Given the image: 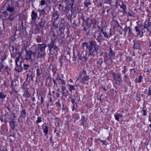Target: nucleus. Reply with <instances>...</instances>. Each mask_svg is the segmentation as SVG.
<instances>
[{
  "label": "nucleus",
  "mask_w": 151,
  "mask_h": 151,
  "mask_svg": "<svg viewBox=\"0 0 151 151\" xmlns=\"http://www.w3.org/2000/svg\"><path fill=\"white\" fill-rule=\"evenodd\" d=\"M82 45L83 47H86V51L88 55L93 57L95 56L97 51L99 49V46L92 40L89 41L88 43H83Z\"/></svg>",
  "instance_id": "nucleus-1"
},
{
  "label": "nucleus",
  "mask_w": 151,
  "mask_h": 151,
  "mask_svg": "<svg viewBox=\"0 0 151 151\" xmlns=\"http://www.w3.org/2000/svg\"><path fill=\"white\" fill-rule=\"evenodd\" d=\"M80 79L81 80V82L82 83H83L85 81L88 80L89 79V78L88 76H87L86 72L83 70L80 72V76L78 77L76 82V83L78 80Z\"/></svg>",
  "instance_id": "nucleus-2"
},
{
  "label": "nucleus",
  "mask_w": 151,
  "mask_h": 151,
  "mask_svg": "<svg viewBox=\"0 0 151 151\" xmlns=\"http://www.w3.org/2000/svg\"><path fill=\"white\" fill-rule=\"evenodd\" d=\"M17 4L16 2H14L11 5L8 6L7 8V10L10 12H16L17 11Z\"/></svg>",
  "instance_id": "nucleus-3"
},
{
  "label": "nucleus",
  "mask_w": 151,
  "mask_h": 151,
  "mask_svg": "<svg viewBox=\"0 0 151 151\" xmlns=\"http://www.w3.org/2000/svg\"><path fill=\"white\" fill-rule=\"evenodd\" d=\"M114 81L116 83L118 84H120L122 82V79L121 76L119 73H114L112 74Z\"/></svg>",
  "instance_id": "nucleus-4"
},
{
  "label": "nucleus",
  "mask_w": 151,
  "mask_h": 151,
  "mask_svg": "<svg viewBox=\"0 0 151 151\" xmlns=\"http://www.w3.org/2000/svg\"><path fill=\"white\" fill-rule=\"evenodd\" d=\"M60 80H61V78L60 77L59 75H58L55 79H53L54 84L56 85H57L58 84L59 85H60Z\"/></svg>",
  "instance_id": "nucleus-5"
},
{
  "label": "nucleus",
  "mask_w": 151,
  "mask_h": 151,
  "mask_svg": "<svg viewBox=\"0 0 151 151\" xmlns=\"http://www.w3.org/2000/svg\"><path fill=\"white\" fill-rule=\"evenodd\" d=\"M114 116L116 120L119 121L120 119H122L123 116L122 114H121L119 113H115L114 114Z\"/></svg>",
  "instance_id": "nucleus-6"
},
{
  "label": "nucleus",
  "mask_w": 151,
  "mask_h": 151,
  "mask_svg": "<svg viewBox=\"0 0 151 151\" xmlns=\"http://www.w3.org/2000/svg\"><path fill=\"white\" fill-rule=\"evenodd\" d=\"M133 48L134 49L141 50L142 47L140 43L137 42L134 43Z\"/></svg>",
  "instance_id": "nucleus-7"
},
{
  "label": "nucleus",
  "mask_w": 151,
  "mask_h": 151,
  "mask_svg": "<svg viewBox=\"0 0 151 151\" xmlns=\"http://www.w3.org/2000/svg\"><path fill=\"white\" fill-rule=\"evenodd\" d=\"M32 52L31 50L27 51L26 54V59L27 60H29L31 59V55L32 54Z\"/></svg>",
  "instance_id": "nucleus-8"
},
{
  "label": "nucleus",
  "mask_w": 151,
  "mask_h": 151,
  "mask_svg": "<svg viewBox=\"0 0 151 151\" xmlns=\"http://www.w3.org/2000/svg\"><path fill=\"white\" fill-rule=\"evenodd\" d=\"M43 132L45 135H46L48 132V127L47 125H42Z\"/></svg>",
  "instance_id": "nucleus-9"
},
{
  "label": "nucleus",
  "mask_w": 151,
  "mask_h": 151,
  "mask_svg": "<svg viewBox=\"0 0 151 151\" xmlns=\"http://www.w3.org/2000/svg\"><path fill=\"white\" fill-rule=\"evenodd\" d=\"M151 26V23L150 22H147V23L146 22L143 29H142V35H141L140 37H142L143 35V30L144 28L147 29V30L148 31V27H150Z\"/></svg>",
  "instance_id": "nucleus-10"
},
{
  "label": "nucleus",
  "mask_w": 151,
  "mask_h": 151,
  "mask_svg": "<svg viewBox=\"0 0 151 151\" xmlns=\"http://www.w3.org/2000/svg\"><path fill=\"white\" fill-rule=\"evenodd\" d=\"M37 14L34 11H32V12L31 17L32 20L35 21L37 17Z\"/></svg>",
  "instance_id": "nucleus-11"
},
{
  "label": "nucleus",
  "mask_w": 151,
  "mask_h": 151,
  "mask_svg": "<svg viewBox=\"0 0 151 151\" xmlns=\"http://www.w3.org/2000/svg\"><path fill=\"white\" fill-rule=\"evenodd\" d=\"M55 45L54 41L52 40L50 42V43L48 44L47 46L49 48L50 51H51L52 49L54 47Z\"/></svg>",
  "instance_id": "nucleus-12"
},
{
  "label": "nucleus",
  "mask_w": 151,
  "mask_h": 151,
  "mask_svg": "<svg viewBox=\"0 0 151 151\" xmlns=\"http://www.w3.org/2000/svg\"><path fill=\"white\" fill-rule=\"evenodd\" d=\"M38 46L40 50L43 51L45 50V48L47 47V45L44 44H39L38 45Z\"/></svg>",
  "instance_id": "nucleus-13"
},
{
  "label": "nucleus",
  "mask_w": 151,
  "mask_h": 151,
  "mask_svg": "<svg viewBox=\"0 0 151 151\" xmlns=\"http://www.w3.org/2000/svg\"><path fill=\"white\" fill-rule=\"evenodd\" d=\"M36 73L37 77L40 78L42 77V71L38 68L37 69Z\"/></svg>",
  "instance_id": "nucleus-14"
},
{
  "label": "nucleus",
  "mask_w": 151,
  "mask_h": 151,
  "mask_svg": "<svg viewBox=\"0 0 151 151\" xmlns=\"http://www.w3.org/2000/svg\"><path fill=\"white\" fill-rule=\"evenodd\" d=\"M143 79V77L142 76H139L138 78V80L136 79L134 81L135 83H140L142 82V80Z\"/></svg>",
  "instance_id": "nucleus-15"
},
{
  "label": "nucleus",
  "mask_w": 151,
  "mask_h": 151,
  "mask_svg": "<svg viewBox=\"0 0 151 151\" xmlns=\"http://www.w3.org/2000/svg\"><path fill=\"white\" fill-rule=\"evenodd\" d=\"M45 21H42L39 23V26L41 29H43L45 28Z\"/></svg>",
  "instance_id": "nucleus-16"
},
{
  "label": "nucleus",
  "mask_w": 151,
  "mask_h": 151,
  "mask_svg": "<svg viewBox=\"0 0 151 151\" xmlns=\"http://www.w3.org/2000/svg\"><path fill=\"white\" fill-rule=\"evenodd\" d=\"M34 56L35 57H36V56L37 55L38 58H41L43 56V55L41 54L40 55V52L39 51L37 52H35L33 53Z\"/></svg>",
  "instance_id": "nucleus-17"
},
{
  "label": "nucleus",
  "mask_w": 151,
  "mask_h": 151,
  "mask_svg": "<svg viewBox=\"0 0 151 151\" xmlns=\"http://www.w3.org/2000/svg\"><path fill=\"white\" fill-rule=\"evenodd\" d=\"M81 120V124L84 126V125L85 122L86 121L85 116H82Z\"/></svg>",
  "instance_id": "nucleus-18"
},
{
  "label": "nucleus",
  "mask_w": 151,
  "mask_h": 151,
  "mask_svg": "<svg viewBox=\"0 0 151 151\" xmlns=\"http://www.w3.org/2000/svg\"><path fill=\"white\" fill-rule=\"evenodd\" d=\"M10 124L11 127L12 128V129H14L15 128V123L14 121H11L10 122Z\"/></svg>",
  "instance_id": "nucleus-19"
},
{
  "label": "nucleus",
  "mask_w": 151,
  "mask_h": 151,
  "mask_svg": "<svg viewBox=\"0 0 151 151\" xmlns=\"http://www.w3.org/2000/svg\"><path fill=\"white\" fill-rule=\"evenodd\" d=\"M136 31L137 32V35H140V30L139 29V27L135 26L134 27Z\"/></svg>",
  "instance_id": "nucleus-20"
},
{
  "label": "nucleus",
  "mask_w": 151,
  "mask_h": 151,
  "mask_svg": "<svg viewBox=\"0 0 151 151\" xmlns=\"http://www.w3.org/2000/svg\"><path fill=\"white\" fill-rule=\"evenodd\" d=\"M22 58L21 54L20 53L19 54V56L16 58L15 59V62L16 65H17V63L19 61L20 58Z\"/></svg>",
  "instance_id": "nucleus-21"
},
{
  "label": "nucleus",
  "mask_w": 151,
  "mask_h": 151,
  "mask_svg": "<svg viewBox=\"0 0 151 151\" xmlns=\"http://www.w3.org/2000/svg\"><path fill=\"white\" fill-rule=\"evenodd\" d=\"M69 86L70 87L69 89L71 93L72 92V91L73 90H75V88L74 86L70 85V84L69 85Z\"/></svg>",
  "instance_id": "nucleus-22"
},
{
  "label": "nucleus",
  "mask_w": 151,
  "mask_h": 151,
  "mask_svg": "<svg viewBox=\"0 0 151 151\" xmlns=\"http://www.w3.org/2000/svg\"><path fill=\"white\" fill-rule=\"evenodd\" d=\"M42 121V118L40 116H38L37 117V119L36 121V123L37 124H38L41 123Z\"/></svg>",
  "instance_id": "nucleus-23"
},
{
  "label": "nucleus",
  "mask_w": 151,
  "mask_h": 151,
  "mask_svg": "<svg viewBox=\"0 0 151 151\" xmlns=\"http://www.w3.org/2000/svg\"><path fill=\"white\" fill-rule=\"evenodd\" d=\"M101 32L104 35V37H106V38L108 37V35L106 34V32H104L102 29L101 30Z\"/></svg>",
  "instance_id": "nucleus-24"
},
{
  "label": "nucleus",
  "mask_w": 151,
  "mask_h": 151,
  "mask_svg": "<svg viewBox=\"0 0 151 151\" xmlns=\"http://www.w3.org/2000/svg\"><path fill=\"white\" fill-rule=\"evenodd\" d=\"M130 74L132 75H134L136 73V71L134 69H131L130 70Z\"/></svg>",
  "instance_id": "nucleus-25"
},
{
  "label": "nucleus",
  "mask_w": 151,
  "mask_h": 151,
  "mask_svg": "<svg viewBox=\"0 0 151 151\" xmlns=\"http://www.w3.org/2000/svg\"><path fill=\"white\" fill-rule=\"evenodd\" d=\"M60 85H65V81L61 78V80H60Z\"/></svg>",
  "instance_id": "nucleus-26"
},
{
  "label": "nucleus",
  "mask_w": 151,
  "mask_h": 151,
  "mask_svg": "<svg viewBox=\"0 0 151 151\" xmlns=\"http://www.w3.org/2000/svg\"><path fill=\"white\" fill-rule=\"evenodd\" d=\"M6 97V96L2 93H0V98L1 99H4Z\"/></svg>",
  "instance_id": "nucleus-27"
},
{
  "label": "nucleus",
  "mask_w": 151,
  "mask_h": 151,
  "mask_svg": "<svg viewBox=\"0 0 151 151\" xmlns=\"http://www.w3.org/2000/svg\"><path fill=\"white\" fill-rule=\"evenodd\" d=\"M29 65L28 64H24V69L26 70L28 69V68L29 67Z\"/></svg>",
  "instance_id": "nucleus-28"
},
{
  "label": "nucleus",
  "mask_w": 151,
  "mask_h": 151,
  "mask_svg": "<svg viewBox=\"0 0 151 151\" xmlns=\"http://www.w3.org/2000/svg\"><path fill=\"white\" fill-rule=\"evenodd\" d=\"M55 104L58 107H60L61 106V104L59 102H56Z\"/></svg>",
  "instance_id": "nucleus-29"
},
{
  "label": "nucleus",
  "mask_w": 151,
  "mask_h": 151,
  "mask_svg": "<svg viewBox=\"0 0 151 151\" xmlns=\"http://www.w3.org/2000/svg\"><path fill=\"white\" fill-rule=\"evenodd\" d=\"M148 95H151V85L149 88Z\"/></svg>",
  "instance_id": "nucleus-30"
},
{
  "label": "nucleus",
  "mask_w": 151,
  "mask_h": 151,
  "mask_svg": "<svg viewBox=\"0 0 151 151\" xmlns=\"http://www.w3.org/2000/svg\"><path fill=\"white\" fill-rule=\"evenodd\" d=\"M8 11L7 10L6 11H4L3 12V14L6 16H7L9 15V13H8Z\"/></svg>",
  "instance_id": "nucleus-31"
},
{
  "label": "nucleus",
  "mask_w": 151,
  "mask_h": 151,
  "mask_svg": "<svg viewBox=\"0 0 151 151\" xmlns=\"http://www.w3.org/2000/svg\"><path fill=\"white\" fill-rule=\"evenodd\" d=\"M8 18L11 20H13L14 18V17L13 16H10Z\"/></svg>",
  "instance_id": "nucleus-32"
},
{
  "label": "nucleus",
  "mask_w": 151,
  "mask_h": 151,
  "mask_svg": "<svg viewBox=\"0 0 151 151\" xmlns=\"http://www.w3.org/2000/svg\"><path fill=\"white\" fill-rule=\"evenodd\" d=\"M45 2L44 0H42L41 1L40 4L41 5H45Z\"/></svg>",
  "instance_id": "nucleus-33"
},
{
  "label": "nucleus",
  "mask_w": 151,
  "mask_h": 151,
  "mask_svg": "<svg viewBox=\"0 0 151 151\" xmlns=\"http://www.w3.org/2000/svg\"><path fill=\"white\" fill-rule=\"evenodd\" d=\"M102 143L104 145H107L109 144L108 142L106 140H105L102 142Z\"/></svg>",
  "instance_id": "nucleus-34"
},
{
  "label": "nucleus",
  "mask_w": 151,
  "mask_h": 151,
  "mask_svg": "<svg viewBox=\"0 0 151 151\" xmlns=\"http://www.w3.org/2000/svg\"><path fill=\"white\" fill-rule=\"evenodd\" d=\"M142 111H143V115L144 116H146L147 115V113L145 109H143L142 110Z\"/></svg>",
  "instance_id": "nucleus-35"
},
{
  "label": "nucleus",
  "mask_w": 151,
  "mask_h": 151,
  "mask_svg": "<svg viewBox=\"0 0 151 151\" xmlns=\"http://www.w3.org/2000/svg\"><path fill=\"white\" fill-rule=\"evenodd\" d=\"M91 5V3L89 2H86L85 4V5L86 7H88Z\"/></svg>",
  "instance_id": "nucleus-36"
},
{
  "label": "nucleus",
  "mask_w": 151,
  "mask_h": 151,
  "mask_svg": "<svg viewBox=\"0 0 151 151\" xmlns=\"http://www.w3.org/2000/svg\"><path fill=\"white\" fill-rule=\"evenodd\" d=\"M63 96L65 97L67 96L68 95L67 92H63Z\"/></svg>",
  "instance_id": "nucleus-37"
},
{
  "label": "nucleus",
  "mask_w": 151,
  "mask_h": 151,
  "mask_svg": "<svg viewBox=\"0 0 151 151\" xmlns=\"http://www.w3.org/2000/svg\"><path fill=\"white\" fill-rule=\"evenodd\" d=\"M76 108H77L76 105L75 106V105H73V108H72V110H73V111H74L76 110Z\"/></svg>",
  "instance_id": "nucleus-38"
},
{
  "label": "nucleus",
  "mask_w": 151,
  "mask_h": 151,
  "mask_svg": "<svg viewBox=\"0 0 151 151\" xmlns=\"http://www.w3.org/2000/svg\"><path fill=\"white\" fill-rule=\"evenodd\" d=\"M25 95H26V96L27 97H29L30 96V95L29 93L28 92H27L26 93Z\"/></svg>",
  "instance_id": "nucleus-39"
},
{
  "label": "nucleus",
  "mask_w": 151,
  "mask_h": 151,
  "mask_svg": "<svg viewBox=\"0 0 151 151\" xmlns=\"http://www.w3.org/2000/svg\"><path fill=\"white\" fill-rule=\"evenodd\" d=\"M125 30H126V32L128 30V32L129 33L131 31V29H130V28L129 27H128V28H127L126 29H125Z\"/></svg>",
  "instance_id": "nucleus-40"
},
{
  "label": "nucleus",
  "mask_w": 151,
  "mask_h": 151,
  "mask_svg": "<svg viewBox=\"0 0 151 151\" xmlns=\"http://www.w3.org/2000/svg\"><path fill=\"white\" fill-rule=\"evenodd\" d=\"M41 103L42 104L43 103L44 101V98L42 96H41Z\"/></svg>",
  "instance_id": "nucleus-41"
},
{
  "label": "nucleus",
  "mask_w": 151,
  "mask_h": 151,
  "mask_svg": "<svg viewBox=\"0 0 151 151\" xmlns=\"http://www.w3.org/2000/svg\"><path fill=\"white\" fill-rule=\"evenodd\" d=\"M71 1L72 3V4H71V7L72 8L73 7V2H74V0H71Z\"/></svg>",
  "instance_id": "nucleus-42"
},
{
  "label": "nucleus",
  "mask_w": 151,
  "mask_h": 151,
  "mask_svg": "<svg viewBox=\"0 0 151 151\" xmlns=\"http://www.w3.org/2000/svg\"><path fill=\"white\" fill-rule=\"evenodd\" d=\"M62 90H63V91H64V90L65 89V87L64 86H62Z\"/></svg>",
  "instance_id": "nucleus-43"
},
{
  "label": "nucleus",
  "mask_w": 151,
  "mask_h": 151,
  "mask_svg": "<svg viewBox=\"0 0 151 151\" xmlns=\"http://www.w3.org/2000/svg\"><path fill=\"white\" fill-rule=\"evenodd\" d=\"M149 121L151 122V114H150L149 115Z\"/></svg>",
  "instance_id": "nucleus-44"
},
{
  "label": "nucleus",
  "mask_w": 151,
  "mask_h": 151,
  "mask_svg": "<svg viewBox=\"0 0 151 151\" xmlns=\"http://www.w3.org/2000/svg\"><path fill=\"white\" fill-rule=\"evenodd\" d=\"M122 73L124 74H125L126 73L125 68L122 71Z\"/></svg>",
  "instance_id": "nucleus-45"
},
{
  "label": "nucleus",
  "mask_w": 151,
  "mask_h": 151,
  "mask_svg": "<svg viewBox=\"0 0 151 151\" xmlns=\"http://www.w3.org/2000/svg\"><path fill=\"white\" fill-rule=\"evenodd\" d=\"M71 102L73 104V105H75L74 103H75V101L73 99H72L71 100Z\"/></svg>",
  "instance_id": "nucleus-46"
},
{
  "label": "nucleus",
  "mask_w": 151,
  "mask_h": 151,
  "mask_svg": "<svg viewBox=\"0 0 151 151\" xmlns=\"http://www.w3.org/2000/svg\"><path fill=\"white\" fill-rule=\"evenodd\" d=\"M55 50H57L58 49V47L55 45L54 46V47H53Z\"/></svg>",
  "instance_id": "nucleus-47"
},
{
  "label": "nucleus",
  "mask_w": 151,
  "mask_h": 151,
  "mask_svg": "<svg viewBox=\"0 0 151 151\" xmlns=\"http://www.w3.org/2000/svg\"><path fill=\"white\" fill-rule=\"evenodd\" d=\"M52 71L54 73H55L56 72V70H55L54 69V68H52Z\"/></svg>",
  "instance_id": "nucleus-48"
},
{
  "label": "nucleus",
  "mask_w": 151,
  "mask_h": 151,
  "mask_svg": "<svg viewBox=\"0 0 151 151\" xmlns=\"http://www.w3.org/2000/svg\"><path fill=\"white\" fill-rule=\"evenodd\" d=\"M111 0H107L106 3H109L111 2Z\"/></svg>",
  "instance_id": "nucleus-49"
},
{
  "label": "nucleus",
  "mask_w": 151,
  "mask_h": 151,
  "mask_svg": "<svg viewBox=\"0 0 151 151\" xmlns=\"http://www.w3.org/2000/svg\"><path fill=\"white\" fill-rule=\"evenodd\" d=\"M22 111H23V114L24 115H25L26 114V113H25V110H24L23 109Z\"/></svg>",
  "instance_id": "nucleus-50"
},
{
  "label": "nucleus",
  "mask_w": 151,
  "mask_h": 151,
  "mask_svg": "<svg viewBox=\"0 0 151 151\" xmlns=\"http://www.w3.org/2000/svg\"><path fill=\"white\" fill-rule=\"evenodd\" d=\"M69 81L71 83H72L73 82V80L71 79H70L69 80Z\"/></svg>",
  "instance_id": "nucleus-51"
},
{
  "label": "nucleus",
  "mask_w": 151,
  "mask_h": 151,
  "mask_svg": "<svg viewBox=\"0 0 151 151\" xmlns=\"http://www.w3.org/2000/svg\"><path fill=\"white\" fill-rule=\"evenodd\" d=\"M35 0H29V1L32 2L34 1Z\"/></svg>",
  "instance_id": "nucleus-52"
},
{
  "label": "nucleus",
  "mask_w": 151,
  "mask_h": 151,
  "mask_svg": "<svg viewBox=\"0 0 151 151\" xmlns=\"http://www.w3.org/2000/svg\"><path fill=\"white\" fill-rule=\"evenodd\" d=\"M110 11V9H107L106 10V12L107 13H108L109 12V11Z\"/></svg>",
  "instance_id": "nucleus-53"
},
{
  "label": "nucleus",
  "mask_w": 151,
  "mask_h": 151,
  "mask_svg": "<svg viewBox=\"0 0 151 151\" xmlns=\"http://www.w3.org/2000/svg\"><path fill=\"white\" fill-rule=\"evenodd\" d=\"M63 108H62V110L63 111L64 110L65 108H64V104H63Z\"/></svg>",
  "instance_id": "nucleus-54"
},
{
  "label": "nucleus",
  "mask_w": 151,
  "mask_h": 151,
  "mask_svg": "<svg viewBox=\"0 0 151 151\" xmlns=\"http://www.w3.org/2000/svg\"><path fill=\"white\" fill-rule=\"evenodd\" d=\"M149 45L150 46H151V41H150L149 42Z\"/></svg>",
  "instance_id": "nucleus-55"
},
{
  "label": "nucleus",
  "mask_w": 151,
  "mask_h": 151,
  "mask_svg": "<svg viewBox=\"0 0 151 151\" xmlns=\"http://www.w3.org/2000/svg\"><path fill=\"white\" fill-rule=\"evenodd\" d=\"M98 140H100V141L101 142H103V140H100V139H98Z\"/></svg>",
  "instance_id": "nucleus-56"
},
{
  "label": "nucleus",
  "mask_w": 151,
  "mask_h": 151,
  "mask_svg": "<svg viewBox=\"0 0 151 151\" xmlns=\"http://www.w3.org/2000/svg\"><path fill=\"white\" fill-rule=\"evenodd\" d=\"M103 89H104V90L105 91H106V89L105 88H103Z\"/></svg>",
  "instance_id": "nucleus-57"
},
{
  "label": "nucleus",
  "mask_w": 151,
  "mask_h": 151,
  "mask_svg": "<svg viewBox=\"0 0 151 151\" xmlns=\"http://www.w3.org/2000/svg\"><path fill=\"white\" fill-rule=\"evenodd\" d=\"M124 77L125 78H128L127 76H126L125 75H124Z\"/></svg>",
  "instance_id": "nucleus-58"
},
{
  "label": "nucleus",
  "mask_w": 151,
  "mask_h": 151,
  "mask_svg": "<svg viewBox=\"0 0 151 151\" xmlns=\"http://www.w3.org/2000/svg\"><path fill=\"white\" fill-rule=\"evenodd\" d=\"M149 32H150V36H151V31H150Z\"/></svg>",
  "instance_id": "nucleus-59"
},
{
  "label": "nucleus",
  "mask_w": 151,
  "mask_h": 151,
  "mask_svg": "<svg viewBox=\"0 0 151 151\" xmlns=\"http://www.w3.org/2000/svg\"><path fill=\"white\" fill-rule=\"evenodd\" d=\"M149 127L151 128V124H150L149 125Z\"/></svg>",
  "instance_id": "nucleus-60"
},
{
  "label": "nucleus",
  "mask_w": 151,
  "mask_h": 151,
  "mask_svg": "<svg viewBox=\"0 0 151 151\" xmlns=\"http://www.w3.org/2000/svg\"><path fill=\"white\" fill-rule=\"evenodd\" d=\"M79 118V117L78 116L77 119H78Z\"/></svg>",
  "instance_id": "nucleus-61"
},
{
  "label": "nucleus",
  "mask_w": 151,
  "mask_h": 151,
  "mask_svg": "<svg viewBox=\"0 0 151 151\" xmlns=\"http://www.w3.org/2000/svg\"><path fill=\"white\" fill-rule=\"evenodd\" d=\"M88 151H91V150L90 149H89Z\"/></svg>",
  "instance_id": "nucleus-62"
},
{
  "label": "nucleus",
  "mask_w": 151,
  "mask_h": 151,
  "mask_svg": "<svg viewBox=\"0 0 151 151\" xmlns=\"http://www.w3.org/2000/svg\"><path fill=\"white\" fill-rule=\"evenodd\" d=\"M13 116H15L14 114H13Z\"/></svg>",
  "instance_id": "nucleus-63"
},
{
  "label": "nucleus",
  "mask_w": 151,
  "mask_h": 151,
  "mask_svg": "<svg viewBox=\"0 0 151 151\" xmlns=\"http://www.w3.org/2000/svg\"><path fill=\"white\" fill-rule=\"evenodd\" d=\"M150 51H151V49H150Z\"/></svg>",
  "instance_id": "nucleus-64"
}]
</instances>
